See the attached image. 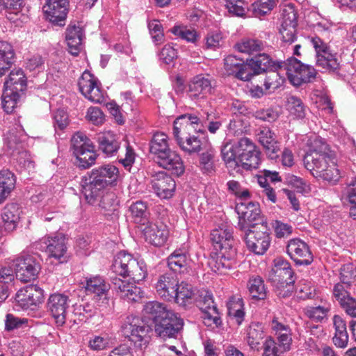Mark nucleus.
I'll return each instance as SVG.
<instances>
[{
	"label": "nucleus",
	"instance_id": "obj_57",
	"mask_svg": "<svg viewBox=\"0 0 356 356\" xmlns=\"http://www.w3.org/2000/svg\"><path fill=\"white\" fill-rule=\"evenodd\" d=\"M305 315L316 322H321L327 316L328 310L321 306L306 307L304 310Z\"/></svg>",
	"mask_w": 356,
	"mask_h": 356
},
{
	"label": "nucleus",
	"instance_id": "obj_20",
	"mask_svg": "<svg viewBox=\"0 0 356 356\" xmlns=\"http://www.w3.org/2000/svg\"><path fill=\"white\" fill-rule=\"evenodd\" d=\"M257 137L270 159L276 160L279 158L280 144L277 141L275 133L270 128L267 127H259L257 130Z\"/></svg>",
	"mask_w": 356,
	"mask_h": 356
},
{
	"label": "nucleus",
	"instance_id": "obj_34",
	"mask_svg": "<svg viewBox=\"0 0 356 356\" xmlns=\"http://www.w3.org/2000/svg\"><path fill=\"white\" fill-rule=\"evenodd\" d=\"M20 209L17 204H9L3 208L1 218L6 233H10L17 228L20 218Z\"/></svg>",
	"mask_w": 356,
	"mask_h": 356
},
{
	"label": "nucleus",
	"instance_id": "obj_32",
	"mask_svg": "<svg viewBox=\"0 0 356 356\" xmlns=\"http://www.w3.org/2000/svg\"><path fill=\"white\" fill-rule=\"evenodd\" d=\"M211 83L209 79L201 75L193 78L188 85V95L193 100L204 99L211 92Z\"/></svg>",
	"mask_w": 356,
	"mask_h": 356
},
{
	"label": "nucleus",
	"instance_id": "obj_59",
	"mask_svg": "<svg viewBox=\"0 0 356 356\" xmlns=\"http://www.w3.org/2000/svg\"><path fill=\"white\" fill-rule=\"evenodd\" d=\"M111 340L108 336H95L88 341L89 348L95 351H100L110 347Z\"/></svg>",
	"mask_w": 356,
	"mask_h": 356
},
{
	"label": "nucleus",
	"instance_id": "obj_12",
	"mask_svg": "<svg viewBox=\"0 0 356 356\" xmlns=\"http://www.w3.org/2000/svg\"><path fill=\"white\" fill-rule=\"evenodd\" d=\"M203 313L204 323L208 326L212 324L218 326L221 324V319L212 294L207 290L197 291L194 302Z\"/></svg>",
	"mask_w": 356,
	"mask_h": 356
},
{
	"label": "nucleus",
	"instance_id": "obj_24",
	"mask_svg": "<svg viewBox=\"0 0 356 356\" xmlns=\"http://www.w3.org/2000/svg\"><path fill=\"white\" fill-rule=\"evenodd\" d=\"M113 290L121 298L129 301L136 302L142 298V291L136 282H130L117 276L111 279Z\"/></svg>",
	"mask_w": 356,
	"mask_h": 356
},
{
	"label": "nucleus",
	"instance_id": "obj_42",
	"mask_svg": "<svg viewBox=\"0 0 356 356\" xmlns=\"http://www.w3.org/2000/svg\"><path fill=\"white\" fill-rule=\"evenodd\" d=\"M16 178L8 169L0 170V204L3 202L15 188Z\"/></svg>",
	"mask_w": 356,
	"mask_h": 356
},
{
	"label": "nucleus",
	"instance_id": "obj_52",
	"mask_svg": "<svg viewBox=\"0 0 356 356\" xmlns=\"http://www.w3.org/2000/svg\"><path fill=\"white\" fill-rule=\"evenodd\" d=\"M275 6L274 0H258L254 2L249 11L252 13L255 17H261L268 13Z\"/></svg>",
	"mask_w": 356,
	"mask_h": 356
},
{
	"label": "nucleus",
	"instance_id": "obj_6",
	"mask_svg": "<svg viewBox=\"0 0 356 356\" xmlns=\"http://www.w3.org/2000/svg\"><path fill=\"white\" fill-rule=\"evenodd\" d=\"M151 330V327L138 316H127L122 325L123 335L141 350L147 347Z\"/></svg>",
	"mask_w": 356,
	"mask_h": 356
},
{
	"label": "nucleus",
	"instance_id": "obj_8",
	"mask_svg": "<svg viewBox=\"0 0 356 356\" xmlns=\"http://www.w3.org/2000/svg\"><path fill=\"white\" fill-rule=\"evenodd\" d=\"M282 68L286 70L290 83L296 87L312 81L316 75V70L314 67L305 65L292 56L284 62L282 61Z\"/></svg>",
	"mask_w": 356,
	"mask_h": 356
},
{
	"label": "nucleus",
	"instance_id": "obj_14",
	"mask_svg": "<svg viewBox=\"0 0 356 356\" xmlns=\"http://www.w3.org/2000/svg\"><path fill=\"white\" fill-rule=\"evenodd\" d=\"M236 209L239 216L238 226L242 231L252 229L254 226L265 222L261 219V210L258 203L241 202L237 204Z\"/></svg>",
	"mask_w": 356,
	"mask_h": 356
},
{
	"label": "nucleus",
	"instance_id": "obj_9",
	"mask_svg": "<svg viewBox=\"0 0 356 356\" xmlns=\"http://www.w3.org/2000/svg\"><path fill=\"white\" fill-rule=\"evenodd\" d=\"M334 159L328 145L320 139H315L310 151L304 158L307 169H316L319 173Z\"/></svg>",
	"mask_w": 356,
	"mask_h": 356
},
{
	"label": "nucleus",
	"instance_id": "obj_7",
	"mask_svg": "<svg viewBox=\"0 0 356 356\" xmlns=\"http://www.w3.org/2000/svg\"><path fill=\"white\" fill-rule=\"evenodd\" d=\"M71 149L79 161V167L87 169L95 163L97 154L91 140L81 132H76L71 138Z\"/></svg>",
	"mask_w": 356,
	"mask_h": 356
},
{
	"label": "nucleus",
	"instance_id": "obj_29",
	"mask_svg": "<svg viewBox=\"0 0 356 356\" xmlns=\"http://www.w3.org/2000/svg\"><path fill=\"white\" fill-rule=\"evenodd\" d=\"M42 298V290L36 285H29L19 289L15 296L18 305L26 309L33 305H36Z\"/></svg>",
	"mask_w": 356,
	"mask_h": 356
},
{
	"label": "nucleus",
	"instance_id": "obj_10",
	"mask_svg": "<svg viewBox=\"0 0 356 356\" xmlns=\"http://www.w3.org/2000/svg\"><path fill=\"white\" fill-rule=\"evenodd\" d=\"M248 248L256 254H263L269 248L270 238L267 222H261L252 229L243 230Z\"/></svg>",
	"mask_w": 356,
	"mask_h": 356
},
{
	"label": "nucleus",
	"instance_id": "obj_30",
	"mask_svg": "<svg viewBox=\"0 0 356 356\" xmlns=\"http://www.w3.org/2000/svg\"><path fill=\"white\" fill-rule=\"evenodd\" d=\"M248 65L252 70L251 78L254 75L269 71L270 70H281L282 61H273L266 53L259 54L254 58L247 59Z\"/></svg>",
	"mask_w": 356,
	"mask_h": 356
},
{
	"label": "nucleus",
	"instance_id": "obj_2",
	"mask_svg": "<svg viewBox=\"0 0 356 356\" xmlns=\"http://www.w3.org/2000/svg\"><path fill=\"white\" fill-rule=\"evenodd\" d=\"M232 227L222 225L211 233V240L219 252L211 255L208 264L215 273L225 274L236 265V249Z\"/></svg>",
	"mask_w": 356,
	"mask_h": 356
},
{
	"label": "nucleus",
	"instance_id": "obj_28",
	"mask_svg": "<svg viewBox=\"0 0 356 356\" xmlns=\"http://www.w3.org/2000/svg\"><path fill=\"white\" fill-rule=\"evenodd\" d=\"M178 280L177 277L172 273H165L161 275L155 284L158 295L162 298L172 301L176 296V287Z\"/></svg>",
	"mask_w": 356,
	"mask_h": 356
},
{
	"label": "nucleus",
	"instance_id": "obj_33",
	"mask_svg": "<svg viewBox=\"0 0 356 356\" xmlns=\"http://www.w3.org/2000/svg\"><path fill=\"white\" fill-rule=\"evenodd\" d=\"M27 87L26 77L22 69L12 70L4 82L6 90L24 94Z\"/></svg>",
	"mask_w": 356,
	"mask_h": 356
},
{
	"label": "nucleus",
	"instance_id": "obj_51",
	"mask_svg": "<svg viewBox=\"0 0 356 356\" xmlns=\"http://www.w3.org/2000/svg\"><path fill=\"white\" fill-rule=\"evenodd\" d=\"M286 108L290 114L296 118H304L306 115V106L302 100L295 96L287 98Z\"/></svg>",
	"mask_w": 356,
	"mask_h": 356
},
{
	"label": "nucleus",
	"instance_id": "obj_47",
	"mask_svg": "<svg viewBox=\"0 0 356 356\" xmlns=\"http://www.w3.org/2000/svg\"><path fill=\"white\" fill-rule=\"evenodd\" d=\"M168 266L175 273H184L188 268L186 255L179 250H175L168 257Z\"/></svg>",
	"mask_w": 356,
	"mask_h": 356
},
{
	"label": "nucleus",
	"instance_id": "obj_13",
	"mask_svg": "<svg viewBox=\"0 0 356 356\" xmlns=\"http://www.w3.org/2000/svg\"><path fill=\"white\" fill-rule=\"evenodd\" d=\"M183 327V319L172 312L154 324V332L158 337L165 341L169 339H177Z\"/></svg>",
	"mask_w": 356,
	"mask_h": 356
},
{
	"label": "nucleus",
	"instance_id": "obj_19",
	"mask_svg": "<svg viewBox=\"0 0 356 356\" xmlns=\"http://www.w3.org/2000/svg\"><path fill=\"white\" fill-rule=\"evenodd\" d=\"M286 252L298 266H308L313 261V255L308 245L300 239L290 240L286 246Z\"/></svg>",
	"mask_w": 356,
	"mask_h": 356
},
{
	"label": "nucleus",
	"instance_id": "obj_64",
	"mask_svg": "<svg viewBox=\"0 0 356 356\" xmlns=\"http://www.w3.org/2000/svg\"><path fill=\"white\" fill-rule=\"evenodd\" d=\"M227 186L228 188V191L230 193L234 194L236 197L241 199L246 200L250 196V193L248 190L245 189L243 191H241V186L237 181H229L227 183Z\"/></svg>",
	"mask_w": 356,
	"mask_h": 356
},
{
	"label": "nucleus",
	"instance_id": "obj_18",
	"mask_svg": "<svg viewBox=\"0 0 356 356\" xmlns=\"http://www.w3.org/2000/svg\"><path fill=\"white\" fill-rule=\"evenodd\" d=\"M79 90L90 101L101 104L104 102V95L98 85L97 79L90 72H84L79 79Z\"/></svg>",
	"mask_w": 356,
	"mask_h": 356
},
{
	"label": "nucleus",
	"instance_id": "obj_40",
	"mask_svg": "<svg viewBox=\"0 0 356 356\" xmlns=\"http://www.w3.org/2000/svg\"><path fill=\"white\" fill-rule=\"evenodd\" d=\"M265 334L261 323H252L248 330L247 341L251 349L259 350L264 346Z\"/></svg>",
	"mask_w": 356,
	"mask_h": 356
},
{
	"label": "nucleus",
	"instance_id": "obj_50",
	"mask_svg": "<svg viewBox=\"0 0 356 356\" xmlns=\"http://www.w3.org/2000/svg\"><path fill=\"white\" fill-rule=\"evenodd\" d=\"M24 5V0H0V12L5 10L9 20H15L13 15H17Z\"/></svg>",
	"mask_w": 356,
	"mask_h": 356
},
{
	"label": "nucleus",
	"instance_id": "obj_62",
	"mask_svg": "<svg viewBox=\"0 0 356 356\" xmlns=\"http://www.w3.org/2000/svg\"><path fill=\"white\" fill-rule=\"evenodd\" d=\"M148 28L154 42L161 43L164 40L162 25L159 20L154 19L149 22Z\"/></svg>",
	"mask_w": 356,
	"mask_h": 356
},
{
	"label": "nucleus",
	"instance_id": "obj_11",
	"mask_svg": "<svg viewBox=\"0 0 356 356\" xmlns=\"http://www.w3.org/2000/svg\"><path fill=\"white\" fill-rule=\"evenodd\" d=\"M311 42L316 51V66L325 71L337 72L340 67L337 54L318 37L312 38Z\"/></svg>",
	"mask_w": 356,
	"mask_h": 356
},
{
	"label": "nucleus",
	"instance_id": "obj_38",
	"mask_svg": "<svg viewBox=\"0 0 356 356\" xmlns=\"http://www.w3.org/2000/svg\"><path fill=\"white\" fill-rule=\"evenodd\" d=\"M175 138L180 148L188 154L199 153L205 146L204 143L195 134Z\"/></svg>",
	"mask_w": 356,
	"mask_h": 356
},
{
	"label": "nucleus",
	"instance_id": "obj_49",
	"mask_svg": "<svg viewBox=\"0 0 356 356\" xmlns=\"http://www.w3.org/2000/svg\"><path fill=\"white\" fill-rule=\"evenodd\" d=\"M129 210L134 222L140 224L141 227H143L147 223L149 222L147 218L149 213L145 202L137 201L131 205Z\"/></svg>",
	"mask_w": 356,
	"mask_h": 356
},
{
	"label": "nucleus",
	"instance_id": "obj_56",
	"mask_svg": "<svg viewBox=\"0 0 356 356\" xmlns=\"http://www.w3.org/2000/svg\"><path fill=\"white\" fill-rule=\"evenodd\" d=\"M282 27L289 26L296 27L297 22V13L294 7L291 5L285 6L282 12Z\"/></svg>",
	"mask_w": 356,
	"mask_h": 356
},
{
	"label": "nucleus",
	"instance_id": "obj_23",
	"mask_svg": "<svg viewBox=\"0 0 356 356\" xmlns=\"http://www.w3.org/2000/svg\"><path fill=\"white\" fill-rule=\"evenodd\" d=\"M151 182L153 190L159 197L167 199L173 195L176 188L175 181L165 172L160 171L154 174Z\"/></svg>",
	"mask_w": 356,
	"mask_h": 356
},
{
	"label": "nucleus",
	"instance_id": "obj_21",
	"mask_svg": "<svg viewBox=\"0 0 356 356\" xmlns=\"http://www.w3.org/2000/svg\"><path fill=\"white\" fill-rule=\"evenodd\" d=\"M67 0H47L43 6L47 19L54 24L63 26L68 12Z\"/></svg>",
	"mask_w": 356,
	"mask_h": 356
},
{
	"label": "nucleus",
	"instance_id": "obj_55",
	"mask_svg": "<svg viewBox=\"0 0 356 356\" xmlns=\"http://www.w3.org/2000/svg\"><path fill=\"white\" fill-rule=\"evenodd\" d=\"M202 151L204 152L200 155V163L205 172H211L214 168V150L210 146L205 145Z\"/></svg>",
	"mask_w": 356,
	"mask_h": 356
},
{
	"label": "nucleus",
	"instance_id": "obj_35",
	"mask_svg": "<svg viewBox=\"0 0 356 356\" xmlns=\"http://www.w3.org/2000/svg\"><path fill=\"white\" fill-rule=\"evenodd\" d=\"M172 311L168 309L166 305L158 301H149L146 302L143 309L145 317L152 320L154 324L166 317Z\"/></svg>",
	"mask_w": 356,
	"mask_h": 356
},
{
	"label": "nucleus",
	"instance_id": "obj_54",
	"mask_svg": "<svg viewBox=\"0 0 356 356\" xmlns=\"http://www.w3.org/2000/svg\"><path fill=\"white\" fill-rule=\"evenodd\" d=\"M171 32L180 38L195 43L199 38L200 35L194 29H188L184 26H175L171 29Z\"/></svg>",
	"mask_w": 356,
	"mask_h": 356
},
{
	"label": "nucleus",
	"instance_id": "obj_53",
	"mask_svg": "<svg viewBox=\"0 0 356 356\" xmlns=\"http://www.w3.org/2000/svg\"><path fill=\"white\" fill-rule=\"evenodd\" d=\"M22 95V94L20 93L3 90L1 97L3 110L8 113H12L17 106Z\"/></svg>",
	"mask_w": 356,
	"mask_h": 356
},
{
	"label": "nucleus",
	"instance_id": "obj_5",
	"mask_svg": "<svg viewBox=\"0 0 356 356\" xmlns=\"http://www.w3.org/2000/svg\"><path fill=\"white\" fill-rule=\"evenodd\" d=\"M112 270L116 275L129 277L134 282H139L147 276L145 264L138 261L131 254L124 251L120 252L115 257Z\"/></svg>",
	"mask_w": 356,
	"mask_h": 356
},
{
	"label": "nucleus",
	"instance_id": "obj_36",
	"mask_svg": "<svg viewBox=\"0 0 356 356\" xmlns=\"http://www.w3.org/2000/svg\"><path fill=\"white\" fill-rule=\"evenodd\" d=\"M83 38V30L75 24L69 25L65 34V40L68 47L69 52L77 56L81 50Z\"/></svg>",
	"mask_w": 356,
	"mask_h": 356
},
{
	"label": "nucleus",
	"instance_id": "obj_45",
	"mask_svg": "<svg viewBox=\"0 0 356 356\" xmlns=\"http://www.w3.org/2000/svg\"><path fill=\"white\" fill-rule=\"evenodd\" d=\"M168 137L164 133H156L149 142V152L153 159H157L170 148L168 142Z\"/></svg>",
	"mask_w": 356,
	"mask_h": 356
},
{
	"label": "nucleus",
	"instance_id": "obj_48",
	"mask_svg": "<svg viewBox=\"0 0 356 356\" xmlns=\"http://www.w3.org/2000/svg\"><path fill=\"white\" fill-rule=\"evenodd\" d=\"M247 286L252 298L255 300H264L266 298V289L264 282L259 276L250 277Z\"/></svg>",
	"mask_w": 356,
	"mask_h": 356
},
{
	"label": "nucleus",
	"instance_id": "obj_46",
	"mask_svg": "<svg viewBox=\"0 0 356 356\" xmlns=\"http://www.w3.org/2000/svg\"><path fill=\"white\" fill-rule=\"evenodd\" d=\"M236 49L242 53L248 54H257L261 51H267L268 47L261 40L256 39H245L236 44Z\"/></svg>",
	"mask_w": 356,
	"mask_h": 356
},
{
	"label": "nucleus",
	"instance_id": "obj_4",
	"mask_svg": "<svg viewBox=\"0 0 356 356\" xmlns=\"http://www.w3.org/2000/svg\"><path fill=\"white\" fill-rule=\"evenodd\" d=\"M273 262V266L268 273V280L280 297H289L293 292L295 282L291 264L282 258H277Z\"/></svg>",
	"mask_w": 356,
	"mask_h": 356
},
{
	"label": "nucleus",
	"instance_id": "obj_60",
	"mask_svg": "<svg viewBox=\"0 0 356 356\" xmlns=\"http://www.w3.org/2000/svg\"><path fill=\"white\" fill-rule=\"evenodd\" d=\"M350 284H345L341 282L334 285L333 289V296L339 303L346 299V298L350 296Z\"/></svg>",
	"mask_w": 356,
	"mask_h": 356
},
{
	"label": "nucleus",
	"instance_id": "obj_15",
	"mask_svg": "<svg viewBox=\"0 0 356 356\" xmlns=\"http://www.w3.org/2000/svg\"><path fill=\"white\" fill-rule=\"evenodd\" d=\"M15 275L23 282L34 280L39 273L40 266L35 259L29 254L21 255L14 261Z\"/></svg>",
	"mask_w": 356,
	"mask_h": 356
},
{
	"label": "nucleus",
	"instance_id": "obj_58",
	"mask_svg": "<svg viewBox=\"0 0 356 356\" xmlns=\"http://www.w3.org/2000/svg\"><path fill=\"white\" fill-rule=\"evenodd\" d=\"M320 176L330 182H336L339 180L340 174L339 170L337 168L335 158L321 172Z\"/></svg>",
	"mask_w": 356,
	"mask_h": 356
},
{
	"label": "nucleus",
	"instance_id": "obj_37",
	"mask_svg": "<svg viewBox=\"0 0 356 356\" xmlns=\"http://www.w3.org/2000/svg\"><path fill=\"white\" fill-rule=\"evenodd\" d=\"M15 52L7 42H0V77L8 72L15 63Z\"/></svg>",
	"mask_w": 356,
	"mask_h": 356
},
{
	"label": "nucleus",
	"instance_id": "obj_43",
	"mask_svg": "<svg viewBox=\"0 0 356 356\" xmlns=\"http://www.w3.org/2000/svg\"><path fill=\"white\" fill-rule=\"evenodd\" d=\"M97 142L99 149L108 156H113L120 148L116 136L110 131L99 134Z\"/></svg>",
	"mask_w": 356,
	"mask_h": 356
},
{
	"label": "nucleus",
	"instance_id": "obj_63",
	"mask_svg": "<svg viewBox=\"0 0 356 356\" xmlns=\"http://www.w3.org/2000/svg\"><path fill=\"white\" fill-rule=\"evenodd\" d=\"M277 70H270L264 81V86L266 90H275L280 86L281 77Z\"/></svg>",
	"mask_w": 356,
	"mask_h": 356
},
{
	"label": "nucleus",
	"instance_id": "obj_26",
	"mask_svg": "<svg viewBox=\"0 0 356 356\" xmlns=\"http://www.w3.org/2000/svg\"><path fill=\"white\" fill-rule=\"evenodd\" d=\"M143 232L145 241L155 245H163L168 236L167 227L161 222H148L143 227H140Z\"/></svg>",
	"mask_w": 356,
	"mask_h": 356
},
{
	"label": "nucleus",
	"instance_id": "obj_44",
	"mask_svg": "<svg viewBox=\"0 0 356 356\" xmlns=\"http://www.w3.org/2000/svg\"><path fill=\"white\" fill-rule=\"evenodd\" d=\"M333 325L335 329V334L332 339L333 343L339 348H345L348 342L346 322L340 316L334 315Z\"/></svg>",
	"mask_w": 356,
	"mask_h": 356
},
{
	"label": "nucleus",
	"instance_id": "obj_31",
	"mask_svg": "<svg viewBox=\"0 0 356 356\" xmlns=\"http://www.w3.org/2000/svg\"><path fill=\"white\" fill-rule=\"evenodd\" d=\"M43 243L46 245V251L49 257H54L58 260L63 259V262L66 259L67 245L65 236L59 233L54 236H48L43 239Z\"/></svg>",
	"mask_w": 356,
	"mask_h": 356
},
{
	"label": "nucleus",
	"instance_id": "obj_17",
	"mask_svg": "<svg viewBox=\"0 0 356 356\" xmlns=\"http://www.w3.org/2000/svg\"><path fill=\"white\" fill-rule=\"evenodd\" d=\"M203 132V124L200 118L192 114L179 116L174 122L173 135L175 138L190 136Z\"/></svg>",
	"mask_w": 356,
	"mask_h": 356
},
{
	"label": "nucleus",
	"instance_id": "obj_41",
	"mask_svg": "<svg viewBox=\"0 0 356 356\" xmlns=\"http://www.w3.org/2000/svg\"><path fill=\"white\" fill-rule=\"evenodd\" d=\"M26 139V135L20 127L10 128L5 134L4 143L7 147L13 152H19L22 143Z\"/></svg>",
	"mask_w": 356,
	"mask_h": 356
},
{
	"label": "nucleus",
	"instance_id": "obj_25",
	"mask_svg": "<svg viewBox=\"0 0 356 356\" xmlns=\"http://www.w3.org/2000/svg\"><path fill=\"white\" fill-rule=\"evenodd\" d=\"M225 69L229 75H234L236 78L242 81L251 79V67L248 62L245 63L242 59L233 55L227 56L224 60Z\"/></svg>",
	"mask_w": 356,
	"mask_h": 356
},
{
	"label": "nucleus",
	"instance_id": "obj_1",
	"mask_svg": "<svg viewBox=\"0 0 356 356\" xmlns=\"http://www.w3.org/2000/svg\"><path fill=\"white\" fill-rule=\"evenodd\" d=\"M118 174V168L108 164L93 168L83 176L80 185L87 202L90 204H95L99 202V205L107 209V202L113 200L114 195L111 193L104 195V191L106 187L116 183Z\"/></svg>",
	"mask_w": 356,
	"mask_h": 356
},
{
	"label": "nucleus",
	"instance_id": "obj_39",
	"mask_svg": "<svg viewBox=\"0 0 356 356\" xmlns=\"http://www.w3.org/2000/svg\"><path fill=\"white\" fill-rule=\"evenodd\" d=\"M197 291L193 288L191 284L181 282V284H177L175 291L177 294L173 300H175L181 306H186L187 304L194 302Z\"/></svg>",
	"mask_w": 356,
	"mask_h": 356
},
{
	"label": "nucleus",
	"instance_id": "obj_3",
	"mask_svg": "<svg viewBox=\"0 0 356 356\" xmlns=\"http://www.w3.org/2000/svg\"><path fill=\"white\" fill-rule=\"evenodd\" d=\"M222 158L228 168H241L245 170L257 169L261 163V153L248 138L243 137L233 144L226 143L221 149Z\"/></svg>",
	"mask_w": 356,
	"mask_h": 356
},
{
	"label": "nucleus",
	"instance_id": "obj_27",
	"mask_svg": "<svg viewBox=\"0 0 356 356\" xmlns=\"http://www.w3.org/2000/svg\"><path fill=\"white\" fill-rule=\"evenodd\" d=\"M160 167L170 171L176 176L181 175L184 172V165L179 154L170 149L154 160Z\"/></svg>",
	"mask_w": 356,
	"mask_h": 356
},
{
	"label": "nucleus",
	"instance_id": "obj_61",
	"mask_svg": "<svg viewBox=\"0 0 356 356\" xmlns=\"http://www.w3.org/2000/svg\"><path fill=\"white\" fill-rule=\"evenodd\" d=\"M225 6L230 13L242 17L245 13V3L242 0H225Z\"/></svg>",
	"mask_w": 356,
	"mask_h": 356
},
{
	"label": "nucleus",
	"instance_id": "obj_22",
	"mask_svg": "<svg viewBox=\"0 0 356 356\" xmlns=\"http://www.w3.org/2000/svg\"><path fill=\"white\" fill-rule=\"evenodd\" d=\"M85 289L88 294H95L94 300L99 306L108 305L107 293L110 289V284L106 283L103 277L97 275L87 278Z\"/></svg>",
	"mask_w": 356,
	"mask_h": 356
},
{
	"label": "nucleus",
	"instance_id": "obj_16",
	"mask_svg": "<svg viewBox=\"0 0 356 356\" xmlns=\"http://www.w3.org/2000/svg\"><path fill=\"white\" fill-rule=\"evenodd\" d=\"M71 301L65 293H55L49 296L47 306L58 326H63L66 321L67 309Z\"/></svg>",
	"mask_w": 356,
	"mask_h": 356
}]
</instances>
